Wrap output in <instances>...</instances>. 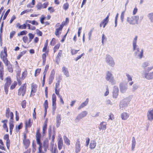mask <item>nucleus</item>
Returning a JSON list of instances; mask_svg holds the SVG:
<instances>
[{"label": "nucleus", "mask_w": 153, "mask_h": 153, "mask_svg": "<svg viewBox=\"0 0 153 153\" xmlns=\"http://www.w3.org/2000/svg\"><path fill=\"white\" fill-rule=\"evenodd\" d=\"M41 134L39 133H37L36 135V140L37 144L39 145L38 153H45L47 151V149L48 147V141L46 139L44 141L42 144L40 141Z\"/></svg>", "instance_id": "f257e3e1"}, {"label": "nucleus", "mask_w": 153, "mask_h": 153, "mask_svg": "<svg viewBox=\"0 0 153 153\" xmlns=\"http://www.w3.org/2000/svg\"><path fill=\"white\" fill-rule=\"evenodd\" d=\"M137 37L134 39L133 42V50L134 51V55L137 58L141 59L143 57V49L140 51L139 47L136 45Z\"/></svg>", "instance_id": "f03ea898"}, {"label": "nucleus", "mask_w": 153, "mask_h": 153, "mask_svg": "<svg viewBox=\"0 0 153 153\" xmlns=\"http://www.w3.org/2000/svg\"><path fill=\"white\" fill-rule=\"evenodd\" d=\"M7 49L6 47L4 48L3 51H2L1 53L0 58L2 60L3 62L5 65H7L9 62L7 58Z\"/></svg>", "instance_id": "7ed1b4c3"}, {"label": "nucleus", "mask_w": 153, "mask_h": 153, "mask_svg": "<svg viewBox=\"0 0 153 153\" xmlns=\"http://www.w3.org/2000/svg\"><path fill=\"white\" fill-rule=\"evenodd\" d=\"M139 17L138 16H133L128 17L127 19V22L131 25L138 24Z\"/></svg>", "instance_id": "20e7f679"}, {"label": "nucleus", "mask_w": 153, "mask_h": 153, "mask_svg": "<svg viewBox=\"0 0 153 153\" xmlns=\"http://www.w3.org/2000/svg\"><path fill=\"white\" fill-rule=\"evenodd\" d=\"M105 61L107 64L110 66L114 67L115 65V63L113 58L110 55H106Z\"/></svg>", "instance_id": "39448f33"}, {"label": "nucleus", "mask_w": 153, "mask_h": 153, "mask_svg": "<svg viewBox=\"0 0 153 153\" xmlns=\"http://www.w3.org/2000/svg\"><path fill=\"white\" fill-rule=\"evenodd\" d=\"M142 75L143 78L148 80L153 79V71L149 72V71H146L142 74Z\"/></svg>", "instance_id": "423d86ee"}, {"label": "nucleus", "mask_w": 153, "mask_h": 153, "mask_svg": "<svg viewBox=\"0 0 153 153\" xmlns=\"http://www.w3.org/2000/svg\"><path fill=\"white\" fill-rule=\"evenodd\" d=\"M6 81L4 86V89L6 94H7L8 92V89L11 82V78L9 77H7L4 79Z\"/></svg>", "instance_id": "0eeeda50"}, {"label": "nucleus", "mask_w": 153, "mask_h": 153, "mask_svg": "<svg viewBox=\"0 0 153 153\" xmlns=\"http://www.w3.org/2000/svg\"><path fill=\"white\" fill-rule=\"evenodd\" d=\"M63 26L64 25L62 23L61 25L60 23H57L56 25V28L55 34L56 36H58L61 33L60 31H62Z\"/></svg>", "instance_id": "6e6552de"}, {"label": "nucleus", "mask_w": 153, "mask_h": 153, "mask_svg": "<svg viewBox=\"0 0 153 153\" xmlns=\"http://www.w3.org/2000/svg\"><path fill=\"white\" fill-rule=\"evenodd\" d=\"M105 79L107 80L108 81L111 83L114 84L115 83V80L114 79V77L112 74L109 71L107 72Z\"/></svg>", "instance_id": "1a4fd4ad"}, {"label": "nucleus", "mask_w": 153, "mask_h": 153, "mask_svg": "<svg viewBox=\"0 0 153 153\" xmlns=\"http://www.w3.org/2000/svg\"><path fill=\"white\" fill-rule=\"evenodd\" d=\"M26 83L24 84L19 88L18 92L19 95H22V96L24 95L26 91Z\"/></svg>", "instance_id": "9d476101"}, {"label": "nucleus", "mask_w": 153, "mask_h": 153, "mask_svg": "<svg viewBox=\"0 0 153 153\" xmlns=\"http://www.w3.org/2000/svg\"><path fill=\"white\" fill-rule=\"evenodd\" d=\"M88 114V112L86 111H84L82 112L79 114L75 119V121L78 122L81 119L85 117Z\"/></svg>", "instance_id": "9b49d317"}, {"label": "nucleus", "mask_w": 153, "mask_h": 153, "mask_svg": "<svg viewBox=\"0 0 153 153\" xmlns=\"http://www.w3.org/2000/svg\"><path fill=\"white\" fill-rule=\"evenodd\" d=\"M6 117L7 118H9L10 117V120H13V112H11L9 108H7L6 111Z\"/></svg>", "instance_id": "f8f14e48"}, {"label": "nucleus", "mask_w": 153, "mask_h": 153, "mask_svg": "<svg viewBox=\"0 0 153 153\" xmlns=\"http://www.w3.org/2000/svg\"><path fill=\"white\" fill-rule=\"evenodd\" d=\"M58 149L61 150L62 149L63 146V141L62 138L60 135L58 136Z\"/></svg>", "instance_id": "ddd939ff"}, {"label": "nucleus", "mask_w": 153, "mask_h": 153, "mask_svg": "<svg viewBox=\"0 0 153 153\" xmlns=\"http://www.w3.org/2000/svg\"><path fill=\"white\" fill-rule=\"evenodd\" d=\"M148 120L150 121L153 120V109H150L147 113Z\"/></svg>", "instance_id": "4468645a"}, {"label": "nucleus", "mask_w": 153, "mask_h": 153, "mask_svg": "<svg viewBox=\"0 0 153 153\" xmlns=\"http://www.w3.org/2000/svg\"><path fill=\"white\" fill-rule=\"evenodd\" d=\"M75 152L76 153L79 152L81 149L80 142L79 140H77L75 144Z\"/></svg>", "instance_id": "2eb2a0df"}, {"label": "nucleus", "mask_w": 153, "mask_h": 153, "mask_svg": "<svg viewBox=\"0 0 153 153\" xmlns=\"http://www.w3.org/2000/svg\"><path fill=\"white\" fill-rule=\"evenodd\" d=\"M37 88V85L34 83H33L31 85V92L30 95L33 96V93H35L36 91V88Z\"/></svg>", "instance_id": "dca6fc26"}, {"label": "nucleus", "mask_w": 153, "mask_h": 153, "mask_svg": "<svg viewBox=\"0 0 153 153\" xmlns=\"http://www.w3.org/2000/svg\"><path fill=\"white\" fill-rule=\"evenodd\" d=\"M62 71L64 74L67 77H68L70 76L68 68L65 66H63L62 68Z\"/></svg>", "instance_id": "f3484780"}, {"label": "nucleus", "mask_w": 153, "mask_h": 153, "mask_svg": "<svg viewBox=\"0 0 153 153\" xmlns=\"http://www.w3.org/2000/svg\"><path fill=\"white\" fill-rule=\"evenodd\" d=\"M106 123L105 122H102L100 123L98 128L100 130H105L106 129Z\"/></svg>", "instance_id": "a211bd4d"}, {"label": "nucleus", "mask_w": 153, "mask_h": 153, "mask_svg": "<svg viewBox=\"0 0 153 153\" xmlns=\"http://www.w3.org/2000/svg\"><path fill=\"white\" fill-rule=\"evenodd\" d=\"M129 114L127 112H124L121 115V118L123 120H126L129 117Z\"/></svg>", "instance_id": "6ab92c4d"}, {"label": "nucleus", "mask_w": 153, "mask_h": 153, "mask_svg": "<svg viewBox=\"0 0 153 153\" xmlns=\"http://www.w3.org/2000/svg\"><path fill=\"white\" fill-rule=\"evenodd\" d=\"M119 91V89L117 87L114 86V88L113 91V97L116 98L118 96Z\"/></svg>", "instance_id": "aec40b11"}, {"label": "nucleus", "mask_w": 153, "mask_h": 153, "mask_svg": "<svg viewBox=\"0 0 153 153\" xmlns=\"http://www.w3.org/2000/svg\"><path fill=\"white\" fill-rule=\"evenodd\" d=\"M54 143L53 142H51L50 144V149L51 152L52 153H56L55 148L56 146H54Z\"/></svg>", "instance_id": "412c9836"}, {"label": "nucleus", "mask_w": 153, "mask_h": 153, "mask_svg": "<svg viewBox=\"0 0 153 153\" xmlns=\"http://www.w3.org/2000/svg\"><path fill=\"white\" fill-rule=\"evenodd\" d=\"M89 99L88 98H87L85 102L82 103L79 106L78 108V109L80 110L82 108L86 106L88 103Z\"/></svg>", "instance_id": "4be33fe9"}, {"label": "nucleus", "mask_w": 153, "mask_h": 153, "mask_svg": "<svg viewBox=\"0 0 153 153\" xmlns=\"http://www.w3.org/2000/svg\"><path fill=\"white\" fill-rule=\"evenodd\" d=\"M97 143L94 140H91L89 145V148L91 149H94L96 146Z\"/></svg>", "instance_id": "5701e85b"}, {"label": "nucleus", "mask_w": 153, "mask_h": 153, "mask_svg": "<svg viewBox=\"0 0 153 153\" xmlns=\"http://www.w3.org/2000/svg\"><path fill=\"white\" fill-rule=\"evenodd\" d=\"M136 144V142L135 139L134 137H132V144H131V150L133 151L135 148V146Z\"/></svg>", "instance_id": "b1692460"}, {"label": "nucleus", "mask_w": 153, "mask_h": 153, "mask_svg": "<svg viewBox=\"0 0 153 153\" xmlns=\"http://www.w3.org/2000/svg\"><path fill=\"white\" fill-rule=\"evenodd\" d=\"M126 76L127 77V79L128 82L131 81L129 83V84L130 85H131L133 83V82L131 81L132 80V77L131 76L128 74H126Z\"/></svg>", "instance_id": "393cba45"}, {"label": "nucleus", "mask_w": 153, "mask_h": 153, "mask_svg": "<svg viewBox=\"0 0 153 153\" xmlns=\"http://www.w3.org/2000/svg\"><path fill=\"white\" fill-rule=\"evenodd\" d=\"M127 88V85H122L120 86V91L122 93L125 92Z\"/></svg>", "instance_id": "a878e982"}, {"label": "nucleus", "mask_w": 153, "mask_h": 153, "mask_svg": "<svg viewBox=\"0 0 153 153\" xmlns=\"http://www.w3.org/2000/svg\"><path fill=\"white\" fill-rule=\"evenodd\" d=\"M25 139L23 140V143L24 145L25 146V148H27L30 144V141L26 139L25 138Z\"/></svg>", "instance_id": "bb28decb"}, {"label": "nucleus", "mask_w": 153, "mask_h": 153, "mask_svg": "<svg viewBox=\"0 0 153 153\" xmlns=\"http://www.w3.org/2000/svg\"><path fill=\"white\" fill-rule=\"evenodd\" d=\"M63 139L65 143L67 145L69 146L70 144V140L66 136H64Z\"/></svg>", "instance_id": "cd10ccee"}, {"label": "nucleus", "mask_w": 153, "mask_h": 153, "mask_svg": "<svg viewBox=\"0 0 153 153\" xmlns=\"http://www.w3.org/2000/svg\"><path fill=\"white\" fill-rule=\"evenodd\" d=\"M13 120H10V133L11 134L12 133V130L14 127V125L13 124Z\"/></svg>", "instance_id": "c85d7f7f"}, {"label": "nucleus", "mask_w": 153, "mask_h": 153, "mask_svg": "<svg viewBox=\"0 0 153 153\" xmlns=\"http://www.w3.org/2000/svg\"><path fill=\"white\" fill-rule=\"evenodd\" d=\"M7 67V69L9 72L12 73L13 71V70L12 67V65L10 64V62L8 63V64L7 65H6Z\"/></svg>", "instance_id": "c756f323"}, {"label": "nucleus", "mask_w": 153, "mask_h": 153, "mask_svg": "<svg viewBox=\"0 0 153 153\" xmlns=\"http://www.w3.org/2000/svg\"><path fill=\"white\" fill-rule=\"evenodd\" d=\"M147 16L152 22H153V13H149Z\"/></svg>", "instance_id": "7c9ffc66"}, {"label": "nucleus", "mask_w": 153, "mask_h": 153, "mask_svg": "<svg viewBox=\"0 0 153 153\" xmlns=\"http://www.w3.org/2000/svg\"><path fill=\"white\" fill-rule=\"evenodd\" d=\"M48 122V120L46 119L43 127V133L46 131L47 128V123Z\"/></svg>", "instance_id": "2f4dec72"}, {"label": "nucleus", "mask_w": 153, "mask_h": 153, "mask_svg": "<svg viewBox=\"0 0 153 153\" xmlns=\"http://www.w3.org/2000/svg\"><path fill=\"white\" fill-rule=\"evenodd\" d=\"M27 74V71L26 70H25L22 74L21 79L23 80L24 79L26 76Z\"/></svg>", "instance_id": "473e14b6"}, {"label": "nucleus", "mask_w": 153, "mask_h": 153, "mask_svg": "<svg viewBox=\"0 0 153 153\" xmlns=\"http://www.w3.org/2000/svg\"><path fill=\"white\" fill-rule=\"evenodd\" d=\"M44 106L45 108V112H47V108H48V102L47 100H46L45 101Z\"/></svg>", "instance_id": "72a5a7b5"}, {"label": "nucleus", "mask_w": 153, "mask_h": 153, "mask_svg": "<svg viewBox=\"0 0 153 153\" xmlns=\"http://www.w3.org/2000/svg\"><path fill=\"white\" fill-rule=\"evenodd\" d=\"M149 65V63L148 62H145L142 64V67L144 68L148 66Z\"/></svg>", "instance_id": "f704fd0d"}, {"label": "nucleus", "mask_w": 153, "mask_h": 153, "mask_svg": "<svg viewBox=\"0 0 153 153\" xmlns=\"http://www.w3.org/2000/svg\"><path fill=\"white\" fill-rule=\"evenodd\" d=\"M127 105V103L126 102L123 101H121L120 104V107H124Z\"/></svg>", "instance_id": "c9c22d12"}, {"label": "nucleus", "mask_w": 153, "mask_h": 153, "mask_svg": "<svg viewBox=\"0 0 153 153\" xmlns=\"http://www.w3.org/2000/svg\"><path fill=\"white\" fill-rule=\"evenodd\" d=\"M41 71V69L38 68L36 69L35 71L34 76H38L40 73Z\"/></svg>", "instance_id": "e433bc0d"}, {"label": "nucleus", "mask_w": 153, "mask_h": 153, "mask_svg": "<svg viewBox=\"0 0 153 153\" xmlns=\"http://www.w3.org/2000/svg\"><path fill=\"white\" fill-rule=\"evenodd\" d=\"M46 55L45 53H44L42 55V58L43 60V65H44L46 61Z\"/></svg>", "instance_id": "4c0bfd02"}, {"label": "nucleus", "mask_w": 153, "mask_h": 153, "mask_svg": "<svg viewBox=\"0 0 153 153\" xmlns=\"http://www.w3.org/2000/svg\"><path fill=\"white\" fill-rule=\"evenodd\" d=\"M138 86L136 84H134L132 86V90L133 91H134L135 90L138 89Z\"/></svg>", "instance_id": "58836bf2"}, {"label": "nucleus", "mask_w": 153, "mask_h": 153, "mask_svg": "<svg viewBox=\"0 0 153 153\" xmlns=\"http://www.w3.org/2000/svg\"><path fill=\"white\" fill-rule=\"evenodd\" d=\"M125 13V11H123L121 13L120 16V19L122 22H123L124 17V14Z\"/></svg>", "instance_id": "ea45409f"}, {"label": "nucleus", "mask_w": 153, "mask_h": 153, "mask_svg": "<svg viewBox=\"0 0 153 153\" xmlns=\"http://www.w3.org/2000/svg\"><path fill=\"white\" fill-rule=\"evenodd\" d=\"M45 18V17L44 15H42L41 16V17L40 18V21L42 24H44V21Z\"/></svg>", "instance_id": "a19ab883"}, {"label": "nucleus", "mask_w": 153, "mask_h": 153, "mask_svg": "<svg viewBox=\"0 0 153 153\" xmlns=\"http://www.w3.org/2000/svg\"><path fill=\"white\" fill-rule=\"evenodd\" d=\"M108 20H107L105 19H104L102 21V23L104 24L103 25V27L104 28L105 27V25L107 24V23L108 22Z\"/></svg>", "instance_id": "79ce46f5"}, {"label": "nucleus", "mask_w": 153, "mask_h": 153, "mask_svg": "<svg viewBox=\"0 0 153 153\" xmlns=\"http://www.w3.org/2000/svg\"><path fill=\"white\" fill-rule=\"evenodd\" d=\"M27 33V32L26 30H23L20 32V33L18 34V36L23 35L26 34Z\"/></svg>", "instance_id": "37998d69"}, {"label": "nucleus", "mask_w": 153, "mask_h": 153, "mask_svg": "<svg viewBox=\"0 0 153 153\" xmlns=\"http://www.w3.org/2000/svg\"><path fill=\"white\" fill-rule=\"evenodd\" d=\"M52 106L53 111H54L56 109V102H52Z\"/></svg>", "instance_id": "c03bdc74"}, {"label": "nucleus", "mask_w": 153, "mask_h": 153, "mask_svg": "<svg viewBox=\"0 0 153 153\" xmlns=\"http://www.w3.org/2000/svg\"><path fill=\"white\" fill-rule=\"evenodd\" d=\"M10 11V10L8 9V10L5 13L4 17H3V20H4L6 18L8 14L9 13V12Z\"/></svg>", "instance_id": "a18cd8bd"}, {"label": "nucleus", "mask_w": 153, "mask_h": 153, "mask_svg": "<svg viewBox=\"0 0 153 153\" xmlns=\"http://www.w3.org/2000/svg\"><path fill=\"white\" fill-rule=\"evenodd\" d=\"M42 4L41 3H39L36 5V7L38 10H40L41 9L43 8Z\"/></svg>", "instance_id": "49530a36"}, {"label": "nucleus", "mask_w": 153, "mask_h": 153, "mask_svg": "<svg viewBox=\"0 0 153 153\" xmlns=\"http://www.w3.org/2000/svg\"><path fill=\"white\" fill-rule=\"evenodd\" d=\"M17 84V83L16 82H14L12 84L10 87V89H13L16 86Z\"/></svg>", "instance_id": "de8ad7c7"}, {"label": "nucleus", "mask_w": 153, "mask_h": 153, "mask_svg": "<svg viewBox=\"0 0 153 153\" xmlns=\"http://www.w3.org/2000/svg\"><path fill=\"white\" fill-rule=\"evenodd\" d=\"M59 44H57L56 45L54 48V52H55L60 47Z\"/></svg>", "instance_id": "09e8293b"}, {"label": "nucleus", "mask_w": 153, "mask_h": 153, "mask_svg": "<svg viewBox=\"0 0 153 153\" xmlns=\"http://www.w3.org/2000/svg\"><path fill=\"white\" fill-rule=\"evenodd\" d=\"M30 120L29 119L28 121H26V125L27 127H29L30 126Z\"/></svg>", "instance_id": "8fccbe9b"}, {"label": "nucleus", "mask_w": 153, "mask_h": 153, "mask_svg": "<svg viewBox=\"0 0 153 153\" xmlns=\"http://www.w3.org/2000/svg\"><path fill=\"white\" fill-rule=\"evenodd\" d=\"M56 97L54 94H53L52 95V102H56Z\"/></svg>", "instance_id": "3c124183"}, {"label": "nucleus", "mask_w": 153, "mask_h": 153, "mask_svg": "<svg viewBox=\"0 0 153 153\" xmlns=\"http://www.w3.org/2000/svg\"><path fill=\"white\" fill-rule=\"evenodd\" d=\"M106 91L104 94V95L105 96H107L109 94V89H108V86H106Z\"/></svg>", "instance_id": "603ef678"}, {"label": "nucleus", "mask_w": 153, "mask_h": 153, "mask_svg": "<svg viewBox=\"0 0 153 153\" xmlns=\"http://www.w3.org/2000/svg\"><path fill=\"white\" fill-rule=\"evenodd\" d=\"M85 55L84 53H82L81 55L79 56L75 59V60L76 61H77L78 59H80L81 57Z\"/></svg>", "instance_id": "864d4df0"}, {"label": "nucleus", "mask_w": 153, "mask_h": 153, "mask_svg": "<svg viewBox=\"0 0 153 153\" xmlns=\"http://www.w3.org/2000/svg\"><path fill=\"white\" fill-rule=\"evenodd\" d=\"M118 16V13H117L115 17V27H116L117 25V18Z\"/></svg>", "instance_id": "5fc2aeb1"}, {"label": "nucleus", "mask_w": 153, "mask_h": 153, "mask_svg": "<svg viewBox=\"0 0 153 153\" xmlns=\"http://www.w3.org/2000/svg\"><path fill=\"white\" fill-rule=\"evenodd\" d=\"M15 33H16V32L14 31H12L10 33V39H12L13 37V36L15 34Z\"/></svg>", "instance_id": "6e6d98bb"}, {"label": "nucleus", "mask_w": 153, "mask_h": 153, "mask_svg": "<svg viewBox=\"0 0 153 153\" xmlns=\"http://www.w3.org/2000/svg\"><path fill=\"white\" fill-rule=\"evenodd\" d=\"M23 40L25 43H26L27 42L28 37L27 36H24L23 38Z\"/></svg>", "instance_id": "4d7b16f0"}, {"label": "nucleus", "mask_w": 153, "mask_h": 153, "mask_svg": "<svg viewBox=\"0 0 153 153\" xmlns=\"http://www.w3.org/2000/svg\"><path fill=\"white\" fill-rule=\"evenodd\" d=\"M26 102L25 100H23L22 102V106L23 108H25L26 107Z\"/></svg>", "instance_id": "13d9d810"}, {"label": "nucleus", "mask_w": 153, "mask_h": 153, "mask_svg": "<svg viewBox=\"0 0 153 153\" xmlns=\"http://www.w3.org/2000/svg\"><path fill=\"white\" fill-rule=\"evenodd\" d=\"M59 89H55V93L57 95L58 97H60L61 96L59 93Z\"/></svg>", "instance_id": "bf43d9fd"}, {"label": "nucleus", "mask_w": 153, "mask_h": 153, "mask_svg": "<svg viewBox=\"0 0 153 153\" xmlns=\"http://www.w3.org/2000/svg\"><path fill=\"white\" fill-rule=\"evenodd\" d=\"M93 30V29H91L88 33L89 36V40L91 39V36Z\"/></svg>", "instance_id": "052dcab7"}, {"label": "nucleus", "mask_w": 153, "mask_h": 153, "mask_svg": "<svg viewBox=\"0 0 153 153\" xmlns=\"http://www.w3.org/2000/svg\"><path fill=\"white\" fill-rule=\"evenodd\" d=\"M26 27V25L25 24L19 26V28L21 29H25Z\"/></svg>", "instance_id": "680f3d73"}, {"label": "nucleus", "mask_w": 153, "mask_h": 153, "mask_svg": "<svg viewBox=\"0 0 153 153\" xmlns=\"http://www.w3.org/2000/svg\"><path fill=\"white\" fill-rule=\"evenodd\" d=\"M48 133L49 134V136L50 137L51 136L52 134V130H51V126H50L48 128Z\"/></svg>", "instance_id": "e2e57ef3"}, {"label": "nucleus", "mask_w": 153, "mask_h": 153, "mask_svg": "<svg viewBox=\"0 0 153 153\" xmlns=\"http://www.w3.org/2000/svg\"><path fill=\"white\" fill-rule=\"evenodd\" d=\"M6 144L7 147L8 149L10 146V140H6Z\"/></svg>", "instance_id": "0e129e2a"}, {"label": "nucleus", "mask_w": 153, "mask_h": 153, "mask_svg": "<svg viewBox=\"0 0 153 153\" xmlns=\"http://www.w3.org/2000/svg\"><path fill=\"white\" fill-rule=\"evenodd\" d=\"M79 51V50H76L74 49L72 50L71 51V54L72 55L75 54Z\"/></svg>", "instance_id": "69168bd1"}, {"label": "nucleus", "mask_w": 153, "mask_h": 153, "mask_svg": "<svg viewBox=\"0 0 153 153\" xmlns=\"http://www.w3.org/2000/svg\"><path fill=\"white\" fill-rule=\"evenodd\" d=\"M28 36L30 39V40L29 41V42H30L32 40V39H33L34 37V36L33 34L29 33L28 34Z\"/></svg>", "instance_id": "338daca9"}, {"label": "nucleus", "mask_w": 153, "mask_h": 153, "mask_svg": "<svg viewBox=\"0 0 153 153\" xmlns=\"http://www.w3.org/2000/svg\"><path fill=\"white\" fill-rule=\"evenodd\" d=\"M114 119V115L112 114H110L109 115V118L108 120H112Z\"/></svg>", "instance_id": "774afa93"}]
</instances>
